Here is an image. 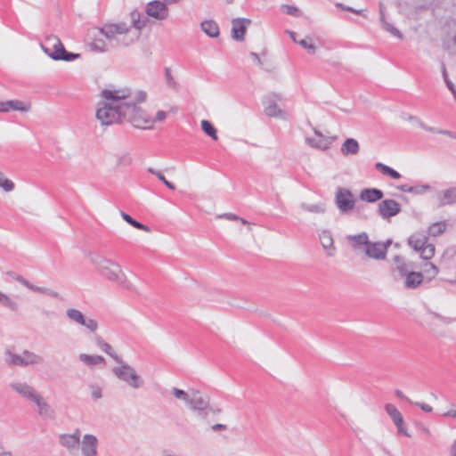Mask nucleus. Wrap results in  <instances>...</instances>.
Listing matches in <instances>:
<instances>
[{
    "label": "nucleus",
    "mask_w": 456,
    "mask_h": 456,
    "mask_svg": "<svg viewBox=\"0 0 456 456\" xmlns=\"http://www.w3.org/2000/svg\"><path fill=\"white\" fill-rule=\"evenodd\" d=\"M421 270L420 273H424V280L428 281H431L439 273L438 267L430 262L425 263L421 266Z\"/></svg>",
    "instance_id": "obj_33"
},
{
    "label": "nucleus",
    "mask_w": 456,
    "mask_h": 456,
    "mask_svg": "<svg viewBox=\"0 0 456 456\" xmlns=\"http://www.w3.org/2000/svg\"><path fill=\"white\" fill-rule=\"evenodd\" d=\"M251 23L249 19L245 18H237L233 19L232 21V38L237 41H243L245 37V33L247 30V26Z\"/></svg>",
    "instance_id": "obj_14"
},
{
    "label": "nucleus",
    "mask_w": 456,
    "mask_h": 456,
    "mask_svg": "<svg viewBox=\"0 0 456 456\" xmlns=\"http://www.w3.org/2000/svg\"><path fill=\"white\" fill-rule=\"evenodd\" d=\"M397 189L403 192H410L414 195H423L431 190V186L429 184H417V185H408V184H401L397 186Z\"/></svg>",
    "instance_id": "obj_26"
},
{
    "label": "nucleus",
    "mask_w": 456,
    "mask_h": 456,
    "mask_svg": "<svg viewBox=\"0 0 456 456\" xmlns=\"http://www.w3.org/2000/svg\"><path fill=\"white\" fill-rule=\"evenodd\" d=\"M200 126L201 129L207 135L211 137L213 140H217L216 129L210 121L202 120Z\"/></svg>",
    "instance_id": "obj_43"
},
{
    "label": "nucleus",
    "mask_w": 456,
    "mask_h": 456,
    "mask_svg": "<svg viewBox=\"0 0 456 456\" xmlns=\"http://www.w3.org/2000/svg\"><path fill=\"white\" fill-rule=\"evenodd\" d=\"M101 96L108 102L98 103L96 118L102 126L124 122L126 117V100L131 98V90L128 88L103 89Z\"/></svg>",
    "instance_id": "obj_1"
},
{
    "label": "nucleus",
    "mask_w": 456,
    "mask_h": 456,
    "mask_svg": "<svg viewBox=\"0 0 456 456\" xmlns=\"http://www.w3.org/2000/svg\"><path fill=\"white\" fill-rule=\"evenodd\" d=\"M360 151V145L357 140L347 138L341 145L340 151L344 156L356 155Z\"/></svg>",
    "instance_id": "obj_27"
},
{
    "label": "nucleus",
    "mask_w": 456,
    "mask_h": 456,
    "mask_svg": "<svg viewBox=\"0 0 456 456\" xmlns=\"http://www.w3.org/2000/svg\"><path fill=\"white\" fill-rule=\"evenodd\" d=\"M119 366L112 369L113 374L120 380L126 382L133 388H140L143 385L142 379L136 373L135 370L123 362H118Z\"/></svg>",
    "instance_id": "obj_5"
},
{
    "label": "nucleus",
    "mask_w": 456,
    "mask_h": 456,
    "mask_svg": "<svg viewBox=\"0 0 456 456\" xmlns=\"http://www.w3.org/2000/svg\"><path fill=\"white\" fill-rule=\"evenodd\" d=\"M314 134L317 138H307V142L314 148H317L320 150H327L330 147L332 142L336 140V136L331 138H326L322 135V134L316 129H314Z\"/></svg>",
    "instance_id": "obj_22"
},
{
    "label": "nucleus",
    "mask_w": 456,
    "mask_h": 456,
    "mask_svg": "<svg viewBox=\"0 0 456 456\" xmlns=\"http://www.w3.org/2000/svg\"><path fill=\"white\" fill-rule=\"evenodd\" d=\"M0 305L4 307L10 309L12 312H17L19 310V304L12 299L9 296L0 291Z\"/></svg>",
    "instance_id": "obj_40"
},
{
    "label": "nucleus",
    "mask_w": 456,
    "mask_h": 456,
    "mask_svg": "<svg viewBox=\"0 0 456 456\" xmlns=\"http://www.w3.org/2000/svg\"><path fill=\"white\" fill-rule=\"evenodd\" d=\"M66 314L69 320L80 325L85 322L86 316L77 309L69 308L67 310Z\"/></svg>",
    "instance_id": "obj_42"
},
{
    "label": "nucleus",
    "mask_w": 456,
    "mask_h": 456,
    "mask_svg": "<svg viewBox=\"0 0 456 456\" xmlns=\"http://www.w3.org/2000/svg\"><path fill=\"white\" fill-rule=\"evenodd\" d=\"M59 440L60 444L69 451L77 449L80 444V430L77 429L73 434H62Z\"/></svg>",
    "instance_id": "obj_19"
},
{
    "label": "nucleus",
    "mask_w": 456,
    "mask_h": 456,
    "mask_svg": "<svg viewBox=\"0 0 456 456\" xmlns=\"http://www.w3.org/2000/svg\"><path fill=\"white\" fill-rule=\"evenodd\" d=\"M38 407V413L41 416L52 418L53 416V411L51 409L49 404L43 400L41 395L37 397V400L34 402Z\"/></svg>",
    "instance_id": "obj_36"
},
{
    "label": "nucleus",
    "mask_w": 456,
    "mask_h": 456,
    "mask_svg": "<svg viewBox=\"0 0 456 456\" xmlns=\"http://www.w3.org/2000/svg\"><path fill=\"white\" fill-rule=\"evenodd\" d=\"M279 100H281V97L276 94H273L268 97L267 102H265V112L267 116L274 118H285V112L280 109L276 103V102Z\"/></svg>",
    "instance_id": "obj_17"
},
{
    "label": "nucleus",
    "mask_w": 456,
    "mask_h": 456,
    "mask_svg": "<svg viewBox=\"0 0 456 456\" xmlns=\"http://www.w3.org/2000/svg\"><path fill=\"white\" fill-rule=\"evenodd\" d=\"M168 4L158 0L151 1L146 5L145 12L148 16L162 20L168 17Z\"/></svg>",
    "instance_id": "obj_9"
},
{
    "label": "nucleus",
    "mask_w": 456,
    "mask_h": 456,
    "mask_svg": "<svg viewBox=\"0 0 456 456\" xmlns=\"http://www.w3.org/2000/svg\"><path fill=\"white\" fill-rule=\"evenodd\" d=\"M211 429L213 431H221V430H226L227 429V426L224 425V424H214L211 426Z\"/></svg>",
    "instance_id": "obj_63"
},
{
    "label": "nucleus",
    "mask_w": 456,
    "mask_h": 456,
    "mask_svg": "<svg viewBox=\"0 0 456 456\" xmlns=\"http://www.w3.org/2000/svg\"><path fill=\"white\" fill-rule=\"evenodd\" d=\"M446 49L452 54L456 53V35L452 37V39L450 42L446 43Z\"/></svg>",
    "instance_id": "obj_57"
},
{
    "label": "nucleus",
    "mask_w": 456,
    "mask_h": 456,
    "mask_svg": "<svg viewBox=\"0 0 456 456\" xmlns=\"http://www.w3.org/2000/svg\"><path fill=\"white\" fill-rule=\"evenodd\" d=\"M297 44H299L303 48L306 49L310 53H315L316 47L313 44L309 43L307 38L298 41Z\"/></svg>",
    "instance_id": "obj_55"
},
{
    "label": "nucleus",
    "mask_w": 456,
    "mask_h": 456,
    "mask_svg": "<svg viewBox=\"0 0 456 456\" xmlns=\"http://www.w3.org/2000/svg\"><path fill=\"white\" fill-rule=\"evenodd\" d=\"M61 47H64L61 44V40L55 36H49L45 38V42L42 45V49L44 52L50 56L53 60V56H55V53L61 49Z\"/></svg>",
    "instance_id": "obj_23"
},
{
    "label": "nucleus",
    "mask_w": 456,
    "mask_h": 456,
    "mask_svg": "<svg viewBox=\"0 0 456 456\" xmlns=\"http://www.w3.org/2000/svg\"><path fill=\"white\" fill-rule=\"evenodd\" d=\"M0 188L6 192L12 191L14 189L13 182L5 178L2 171H0Z\"/></svg>",
    "instance_id": "obj_47"
},
{
    "label": "nucleus",
    "mask_w": 456,
    "mask_h": 456,
    "mask_svg": "<svg viewBox=\"0 0 456 456\" xmlns=\"http://www.w3.org/2000/svg\"><path fill=\"white\" fill-rule=\"evenodd\" d=\"M446 229V224L444 222H437V223H435L433 224L429 229H428V233L429 235L431 236H438L440 234H442Z\"/></svg>",
    "instance_id": "obj_45"
},
{
    "label": "nucleus",
    "mask_w": 456,
    "mask_h": 456,
    "mask_svg": "<svg viewBox=\"0 0 456 456\" xmlns=\"http://www.w3.org/2000/svg\"><path fill=\"white\" fill-rule=\"evenodd\" d=\"M95 343L101 350L109 354L116 362H121L122 359L114 352L112 346L105 342L102 337L96 336Z\"/></svg>",
    "instance_id": "obj_29"
},
{
    "label": "nucleus",
    "mask_w": 456,
    "mask_h": 456,
    "mask_svg": "<svg viewBox=\"0 0 456 456\" xmlns=\"http://www.w3.org/2000/svg\"><path fill=\"white\" fill-rule=\"evenodd\" d=\"M79 360L87 366H94L105 363V359L102 355H90L87 354H80Z\"/></svg>",
    "instance_id": "obj_34"
},
{
    "label": "nucleus",
    "mask_w": 456,
    "mask_h": 456,
    "mask_svg": "<svg viewBox=\"0 0 456 456\" xmlns=\"http://www.w3.org/2000/svg\"><path fill=\"white\" fill-rule=\"evenodd\" d=\"M383 191L377 188L363 189L360 192V199L369 203L379 201L383 198Z\"/></svg>",
    "instance_id": "obj_24"
},
{
    "label": "nucleus",
    "mask_w": 456,
    "mask_h": 456,
    "mask_svg": "<svg viewBox=\"0 0 456 456\" xmlns=\"http://www.w3.org/2000/svg\"><path fill=\"white\" fill-rule=\"evenodd\" d=\"M393 260L395 265V270L398 272L400 277L408 271L416 269L415 264L411 261H407L403 256H395Z\"/></svg>",
    "instance_id": "obj_25"
},
{
    "label": "nucleus",
    "mask_w": 456,
    "mask_h": 456,
    "mask_svg": "<svg viewBox=\"0 0 456 456\" xmlns=\"http://www.w3.org/2000/svg\"><path fill=\"white\" fill-rule=\"evenodd\" d=\"M442 72H443V77H444V83L446 84V86L452 92V94H453V97L456 100V88H455L454 85L452 84V82L448 77L444 63H442Z\"/></svg>",
    "instance_id": "obj_48"
},
{
    "label": "nucleus",
    "mask_w": 456,
    "mask_h": 456,
    "mask_svg": "<svg viewBox=\"0 0 456 456\" xmlns=\"http://www.w3.org/2000/svg\"><path fill=\"white\" fill-rule=\"evenodd\" d=\"M320 241L322 246L326 250H335L333 245V238L329 231H322L320 234Z\"/></svg>",
    "instance_id": "obj_38"
},
{
    "label": "nucleus",
    "mask_w": 456,
    "mask_h": 456,
    "mask_svg": "<svg viewBox=\"0 0 456 456\" xmlns=\"http://www.w3.org/2000/svg\"><path fill=\"white\" fill-rule=\"evenodd\" d=\"M5 354L7 355L5 362L9 366L26 367L44 362V358L42 356L28 350H24L21 355L13 354L10 350H6Z\"/></svg>",
    "instance_id": "obj_6"
},
{
    "label": "nucleus",
    "mask_w": 456,
    "mask_h": 456,
    "mask_svg": "<svg viewBox=\"0 0 456 456\" xmlns=\"http://www.w3.org/2000/svg\"><path fill=\"white\" fill-rule=\"evenodd\" d=\"M402 278L404 279V287L408 289H415L424 281V273L411 269L404 273Z\"/></svg>",
    "instance_id": "obj_16"
},
{
    "label": "nucleus",
    "mask_w": 456,
    "mask_h": 456,
    "mask_svg": "<svg viewBox=\"0 0 456 456\" xmlns=\"http://www.w3.org/2000/svg\"><path fill=\"white\" fill-rule=\"evenodd\" d=\"M89 388L91 390V396L94 400L102 398V388L96 384H90Z\"/></svg>",
    "instance_id": "obj_53"
},
{
    "label": "nucleus",
    "mask_w": 456,
    "mask_h": 456,
    "mask_svg": "<svg viewBox=\"0 0 456 456\" xmlns=\"http://www.w3.org/2000/svg\"><path fill=\"white\" fill-rule=\"evenodd\" d=\"M419 127H421L422 129H424V130H426L428 132L437 133V134H447V135H450V136L452 135L451 132H449L447 130L437 129L436 127L427 126L423 122H419Z\"/></svg>",
    "instance_id": "obj_52"
},
{
    "label": "nucleus",
    "mask_w": 456,
    "mask_h": 456,
    "mask_svg": "<svg viewBox=\"0 0 456 456\" xmlns=\"http://www.w3.org/2000/svg\"><path fill=\"white\" fill-rule=\"evenodd\" d=\"M90 260L99 273L106 280L118 283L126 289L130 283L124 273L122 267L116 261L106 258L100 255H91Z\"/></svg>",
    "instance_id": "obj_4"
},
{
    "label": "nucleus",
    "mask_w": 456,
    "mask_h": 456,
    "mask_svg": "<svg viewBox=\"0 0 456 456\" xmlns=\"http://www.w3.org/2000/svg\"><path fill=\"white\" fill-rule=\"evenodd\" d=\"M188 405L196 412L198 417L206 419L208 415V410H210V399L199 390H192Z\"/></svg>",
    "instance_id": "obj_7"
},
{
    "label": "nucleus",
    "mask_w": 456,
    "mask_h": 456,
    "mask_svg": "<svg viewBox=\"0 0 456 456\" xmlns=\"http://www.w3.org/2000/svg\"><path fill=\"white\" fill-rule=\"evenodd\" d=\"M379 14H380V21L382 22L384 29L394 35L395 37L402 39V33L392 24L385 20V12H384V4L379 3Z\"/></svg>",
    "instance_id": "obj_32"
},
{
    "label": "nucleus",
    "mask_w": 456,
    "mask_h": 456,
    "mask_svg": "<svg viewBox=\"0 0 456 456\" xmlns=\"http://www.w3.org/2000/svg\"><path fill=\"white\" fill-rule=\"evenodd\" d=\"M435 246L433 244L427 243L419 252L420 253V257L425 260L431 259L435 255Z\"/></svg>",
    "instance_id": "obj_46"
},
{
    "label": "nucleus",
    "mask_w": 456,
    "mask_h": 456,
    "mask_svg": "<svg viewBox=\"0 0 456 456\" xmlns=\"http://www.w3.org/2000/svg\"><path fill=\"white\" fill-rule=\"evenodd\" d=\"M172 394L175 398L183 400L188 404L191 396L189 395V394L187 392H185L182 389H179L177 387H173Z\"/></svg>",
    "instance_id": "obj_50"
},
{
    "label": "nucleus",
    "mask_w": 456,
    "mask_h": 456,
    "mask_svg": "<svg viewBox=\"0 0 456 456\" xmlns=\"http://www.w3.org/2000/svg\"><path fill=\"white\" fill-rule=\"evenodd\" d=\"M301 208H303L305 211L311 212V213H324L326 210V207L324 203H319V204H301Z\"/></svg>",
    "instance_id": "obj_44"
},
{
    "label": "nucleus",
    "mask_w": 456,
    "mask_h": 456,
    "mask_svg": "<svg viewBox=\"0 0 456 456\" xmlns=\"http://www.w3.org/2000/svg\"><path fill=\"white\" fill-rule=\"evenodd\" d=\"M436 199L439 208L452 206L456 204V186L439 191L436 194Z\"/></svg>",
    "instance_id": "obj_13"
},
{
    "label": "nucleus",
    "mask_w": 456,
    "mask_h": 456,
    "mask_svg": "<svg viewBox=\"0 0 456 456\" xmlns=\"http://www.w3.org/2000/svg\"><path fill=\"white\" fill-rule=\"evenodd\" d=\"M442 416L456 419V410H449L446 412H444Z\"/></svg>",
    "instance_id": "obj_64"
},
{
    "label": "nucleus",
    "mask_w": 456,
    "mask_h": 456,
    "mask_svg": "<svg viewBox=\"0 0 456 456\" xmlns=\"http://www.w3.org/2000/svg\"><path fill=\"white\" fill-rule=\"evenodd\" d=\"M98 440L95 436L86 434L82 440V453L84 456L97 455Z\"/></svg>",
    "instance_id": "obj_18"
},
{
    "label": "nucleus",
    "mask_w": 456,
    "mask_h": 456,
    "mask_svg": "<svg viewBox=\"0 0 456 456\" xmlns=\"http://www.w3.org/2000/svg\"><path fill=\"white\" fill-rule=\"evenodd\" d=\"M90 47L94 51L104 53L108 52L110 48V45H109L107 40L102 38H94L92 43H90Z\"/></svg>",
    "instance_id": "obj_39"
},
{
    "label": "nucleus",
    "mask_w": 456,
    "mask_h": 456,
    "mask_svg": "<svg viewBox=\"0 0 456 456\" xmlns=\"http://www.w3.org/2000/svg\"><path fill=\"white\" fill-rule=\"evenodd\" d=\"M146 100L144 91H137L134 94L131 92V98L126 100V117L124 121L131 123L136 128H151L152 118L137 104Z\"/></svg>",
    "instance_id": "obj_3"
},
{
    "label": "nucleus",
    "mask_w": 456,
    "mask_h": 456,
    "mask_svg": "<svg viewBox=\"0 0 456 456\" xmlns=\"http://www.w3.org/2000/svg\"><path fill=\"white\" fill-rule=\"evenodd\" d=\"M428 238L425 234L416 232L410 236L408 244L415 251L419 252L428 243Z\"/></svg>",
    "instance_id": "obj_28"
},
{
    "label": "nucleus",
    "mask_w": 456,
    "mask_h": 456,
    "mask_svg": "<svg viewBox=\"0 0 456 456\" xmlns=\"http://www.w3.org/2000/svg\"><path fill=\"white\" fill-rule=\"evenodd\" d=\"M165 77H166L167 84L169 87H171L173 89L178 88L179 85L173 77V76L171 74L170 68H165Z\"/></svg>",
    "instance_id": "obj_51"
},
{
    "label": "nucleus",
    "mask_w": 456,
    "mask_h": 456,
    "mask_svg": "<svg viewBox=\"0 0 456 456\" xmlns=\"http://www.w3.org/2000/svg\"><path fill=\"white\" fill-rule=\"evenodd\" d=\"M219 217L225 218V219H228V220H232V221H238L239 219H240V216H236L234 214H232V213L223 214Z\"/></svg>",
    "instance_id": "obj_62"
},
{
    "label": "nucleus",
    "mask_w": 456,
    "mask_h": 456,
    "mask_svg": "<svg viewBox=\"0 0 456 456\" xmlns=\"http://www.w3.org/2000/svg\"><path fill=\"white\" fill-rule=\"evenodd\" d=\"M375 168L378 171H379L380 173H382L383 175H388L393 179L401 178V174L399 172H397L396 170L393 169L392 167H390L381 162H377L375 164Z\"/></svg>",
    "instance_id": "obj_37"
},
{
    "label": "nucleus",
    "mask_w": 456,
    "mask_h": 456,
    "mask_svg": "<svg viewBox=\"0 0 456 456\" xmlns=\"http://www.w3.org/2000/svg\"><path fill=\"white\" fill-rule=\"evenodd\" d=\"M80 57L79 53H75L71 52H68L64 47H61L59 51L55 53V56H53V60L55 61H71L78 59Z\"/></svg>",
    "instance_id": "obj_35"
},
{
    "label": "nucleus",
    "mask_w": 456,
    "mask_h": 456,
    "mask_svg": "<svg viewBox=\"0 0 456 456\" xmlns=\"http://www.w3.org/2000/svg\"><path fill=\"white\" fill-rule=\"evenodd\" d=\"M120 215L122 216V218L127 223L129 224L130 225H132L133 227L138 229V230H142V231H144V232H150L151 229L149 226L138 222L137 220H135L134 218H133L130 215L121 211L120 212Z\"/></svg>",
    "instance_id": "obj_41"
},
{
    "label": "nucleus",
    "mask_w": 456,
    "mask_h": 456,
    "mask_svg": "<svg viewBox=\"0 0 456 456\" xmlns=\"http://www.w3.org/2000/svg\"><path fill=\"white\" fill-rule=\"evenodd\" d=\"M347 240L354 249L359 248L362 246H364L366 248L367 245L370 243L369 237L366 232H362L357 235H349L347 236Z\"/></svg>",
    "instance_id": "obj_30"
},
{
    "label": "nucleus",
    "mask_w": 456,
    "mask_h": 456,
    "mask_svg": "<svg viewBox=\"0 0 456 456\" xmlns=\"http://www.w3.org/2000/svg\"><path fill=\"white\" fill-rule=\"evenodd\" d=\"M167 118V113L163 110H159L157 113H156V116L154 118H152L153 120V124L155 122H160V121H163L165 118Z\"/></svg>",
    "instance_id": "obj_60"
},
{
    "label": "nucleus",
    "mask_w": 456,
    "mask_h": 456,
    "mask_svg": "<svg viewBox=\"0 0 456 456\" xmlns=\"http://www.w3.org/2000/svg\"><path fill=\"white\" fill-rule=\"evenodd\" d=\"M157 177L170 190H175V185L167 181L166 177L162 175V173H158Z\"/></svg>",
    "instance_id": "obj_58"
},
{
    "label": "nucleus",
    "mask_w": 456,
    "mask_h": 456,
    "mask_svg": "<svg viewBox=\"0 0 456 456\" xmlns=\"http://www.w3.org/2000/svg\"><path fill=\"white\" fill-rule=\"evenodd\" d=\"M82 326L86 327L90 331L94 332L98 329V322L90 318H85V322Z\"/></svg>",
    "instance_id": "obj_54"
},
{
    "label": "nucleus",
    "mask_w": 456,
    "mask_h": 456,
    "mask_svg": "<svg viewBox=\"0 0 456 456\" xmlns=\"http://www.w3.org/2000/svg\"><path fill=\"white\" fill-rule=\"evenodd\" d=\"M336 6L340 8L341 10L343 11H348V12H354L356 14H359V15H363V10H356V9H354L350 6H346L341 3H337L336 4Z\"/></svg>",
    "instance_id": "obj_56"
},
{
    "label": "nucleus",
    "mask_w": 456,
    "mask_h": 456,
    "mask_svg": "<svg viewBox=\"0 0 456 456\" xmlns=\"http://www.w3.org/2000/svg\"><path fill=\"white\" fill-rule=\"evenodd\" d=\"M10 387L15 390L19 395L22 397L35 402L37 400V397L40 395L31 386L27 383L20 382H12L10 384Z\"/></svg>",
    "instance_id": "obj_15"
},
{
    "label": "nucleus",
    "mask_w": 456,
    "mask_h": 456,
    "mask_svg": "<svg viewBox=\"0 0 456 456\" xmlns=\"http://www.w3.org/2000/svg\"><path fill=\"white\" fill-rule=\"evenodd\" d=\"M385 410L387 413L389 415L394 424L397 428V433L399 435L405 436L407 437H411V435L407 432L406 428L403 427L404 421L403 415L397 410V408L392 403H387L385 405Z\"/></svg>",
    "instance_id": "obj_11"
},
{
    "label": "nucleus",
    "mask_w": 456,
    "mask_h": 456,
    "mask_svg": "<svg viewBox=\"0 0 456 456\" xmlns=\"http://www.w3.org/2000/svg\"><path fill=\"white\" fill-rule=\"evenodd\" d=\"M395 396H396V397H398V398H400V399H402V400H404V401H406V402H407V403H413V402H412L409 397H407V396H406V395H404L401 390H399V389H396V390L395 391Z\"/></svg>",
    "instance_id": "obj_61"
},
{
    "label": "nucleus",
    "mask_w": 456,
    "mask_h": 456,
    "mask_svg": "<svg viewBox=\"0 0 456 456\" xmlns=\"http://www.w3.org/2000/svg\"><path fill=\"white\" fill-rule=\"evenodd\" d=\"M30 104L19 100H10L6 102H0V112L6 113L12 110L28 111Z\"/></svg>",
    "instance_id": "obj_20"
},
{
    "label": "nucleus",
    "mask_w": 456,
    "mask_h": 456,
    "mask_svg": "<svg viewBox=\"0 0 456 456\" xmlns=\"http://www.w3.org/2000/svg\"><path fill=\"white\" fill-rule=\"evenodd\" d=\"M201 29L209 37L216 38L219 36V27L213 20H207L201 22Z\"/></svg>",
    "instance_id": "obj_31"
},
{
    "label": "nucleus",
    "mask_w": 456,
    "mask_h": 456,
    "mask_svg": "<svg viewBox=\"0 0 456 456\" xmlns=\"http://www.w3.org/2000/svg\"><path fill=\"white\" fill-rule=\"evenodd\" d=\"M131 25L128 26L125 22L119 23H105L99 28V33L103 36L112 48L118 46H128L133 40H126V36L131 28L141 30L146 26L147 19L141 20V14L138 11L134 10L130 12Z\"/></svg>",
    "instance_id": "obj_2"
},
{
    "label": "nucleus",
    "mask_w": 456,
    "mask_h": 456,
    "mask_svg": "<svg viewBox=\"0 0 456 456\" xmlns=\"http://www.w3.org/2000/svg\"><path fill=\"white\" fill-rule=\"evenodd\" d=\"M335 203L340 213L346 214L352 211L355 206L354 196L346 188H338L335 195Z\"/></svg>",
    "instance_id": "obj_8"
},
{
    "label": "nucleus",
    "mask_w": 456,
    "mask_h": 456,
    "mask_svg": "<svg viewBox=\"0 0 456 456\" xmlns=\"http://www.w3.org/2000/svg\"><path fill=\"white\" fill-rule=\"evenodd\" d=\"M365 254L370 258L383 260L386 258V248L382 242H371L365 248Z\"/></svg>",
    "instance_id": "obj_21"
},
{
    "label": "nucleus",
    "mask_w": 456,
    "mask_h": 456,
    "mask_svg": "<svg viewBox=\"0 0 456 456\" xmlns=\"http://www.w3.org/2000/svg\"><path fill=\"white\" fill-rule=\"evenodd\" d=\"M6 274L8 276H10L11 278L14 279L15 281H17L18 282H20V284H22L23 286H25L26 288H28L35 292L46 294V295H49L53 297H57L59 296V294L55 291H53L46 288L38 287V286H36V285L30 283L28 281H27L21 275L16 273L15 272L10 271V272H7Z\"/></svg>",
    "instance_id": "obj_12"
},
{
    "label": "nucleus",
    "mask_w": 456,
    "mask_h": 456,
    "mask_svg": "<svg viewBox=\"0 0 456 456\" xmlns=\"http://www.w3.org/2000/svg\"><path fill=\"white\" fill-rule=\"evenodd\" d=\"M281 10L285 12L286 14L288 15H291V16H294V17H299L301 15V11L294 6V5H289V4H282L281 6Z\"/></svg>",
    "instance_id": "obj_49"
},
{
    "label": "nucleus",
    "mask_w": 456,
    "mask_h": 456,
    "mask_svg": "<svg viewBox=\"0 0 456 456\" xmlns=\"http://www.w3.org/2000/svg\"><path fill=\"white\" fill-rule=\"evenodd\" d=\"M412 404H414V405H416V406L419 407L422 411H426V412H431V411H432V410H433V408H432L430 405H428V404H427V403H419V402H415V403H414V402H413V403H412Z\"/></svg>",
    "instance_id": "obj_59"
},
{
    "label": "nucleus",
    "mask_w": 456,
    "mask_h": 456,
    "mask_svg": "<svg viewBox=\"0 0 456 456\" xmlns=\"http://www.w3.org/2000/svg\"><path fill=\"white\" fill-rule=\"evenodd\" d=\"M400 212L401 206L395 200H384L379 203L378 213L383 219H389Z\"/></svg>",
    "instance_id": "obj_10"
}]
</instances>
